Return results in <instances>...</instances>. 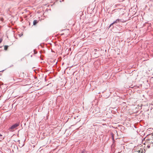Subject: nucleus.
Masks as SVG:
<instances>
[{
	"instance_id": "nucleus-1",
	"label": "nucleus",
	"mask_w": 153,
	"mask_h": 153,
	"mask_svg": "<svg viewBox=\"0 0 153 153\" xmlns=\"http://www.w3.org/2000/svg\"><path fill=\"white\" fill-rule=\"evenodd\" d=\"M19 125V123H15L14 125L12 126L10 128H9V130L10 131H13Z\"/></svg>"
},
{
	"instance_id": "nucleus-2",
	"label": "nucleus",
	"mask_w": 153,
	"mask_h": 153,
	"mask_svg": "<svg viewBox=\"0 0 153 153\" xmlns=\"http://www.w3.org/2000/svg\"><path fill=\"white\" fill-rule=\"evenodd\" d=\"M120 20H119V19H117L115 21H114L113 23H112L111 24V26L112 25H113L114 24L117 23V22H120Z\"/></svg>"
},
{
	"instance_id": "nucleus-3",
	"label": "nucleus",
	"mask_w": 153,
	"mask_h": 153,
	"mask_svg": "<svg viewBox=\"0 0 153 153\" xmlns=\"http://www.w3.org/2000/svg\"><path fill=\"white\" fill-rule=\"evenodd\" d=\"M38 22L37 20H34L33 22V25H35Z\"/></svg>"
},
{
	"instance_id": "nucleus-4",
	"label": "nucleus",
	"mask_w": 153,
	"mask_h": 153,
	"mask_svg": "<svg viewBox=\"0 0 153 153\" xmlns=\"http://www.w3.org/2000/svg\"><path fill=\"white\" fill-rule=\"evenodd\" d=\"M139 153H143V151L142 149H140V150L138 151Z\"/></svg>"
},
{
	"instance_id": "nucleus-5",
	"label": "nucleus",
	"mask_w": 153,
	"mask_h": 153,
	"mask_svg": "<svg viewBox=\"0 0 153 153\" xmlns=\"http://www.w3.org/2000/svg\"><path fill=\"white\" fill-rule=\"evenodd\" d=\"M8 48V46L5 45L4 46V50H7Z\"/></svg>"
},
{
	"instance_id": "nucleus-6",
	"label": "nucleus",
	"mask_w": 153,
	"mask_h": 153,
	"mask_svg": "<svg viewBox=\"0 0 153 153\" xmlns=\"http://www.w3.org/2000/svg\"><path fill=\"white\" fill-rule=\"evenodd\" d=\"M2 39H0V43L2 42Z\"/></svg>"
},
{
	"instance_id": "nucleus-7",
	"label": "nucleus",
	"mask_w": 153,
	"mask_h": 153,
	"mask_svg": "<svg viewBox=\"0 0 153 153\" xmlns=\"http://www.w3.org/2000/svg\"><path fill=\"white\" fill-rule=\"evenodd\" d=\"M1 21H3L4 20V19H3V18H1Z\"/></svg>"
},
{
	"instance_id": "nucleus-8",
	"label": "nucleus",
	"mask_w": 153,
	"mask_h": 153,
	"mask_svg": "<svg viewBox=\"0 0 153 153\" xmlns=\"http://www.w3.org/2000/svg\"><path fill=\"white\" fill-rule=\"evenodd\" d=\"M2 136V135L0 134V137Z\"/></svg>"
}]
</instances>
